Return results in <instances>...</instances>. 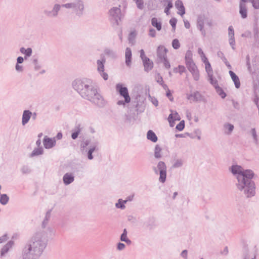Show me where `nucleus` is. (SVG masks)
<instances>
[{
    "label": "nucleus",
    "mask_w": 259,
    "mask_h": 259,
    "mask_svg": "<svg viewBox=\"0 0 259 259\" xmlns=\"http://www.w3.org/2000/svg\"><path fill=\"white\" fill-rule=\"evenodd\" d=\"M72 85L82 98L87 99L99 107H103L105 102L98 93L91 79L84 78L73 81Z\"/></svg>",
    "instance_id": "obj_1"
},
{
    "label": "nucleus",
    "mask_w": 259,
    "mask_h": 259,
    "mask_svg": "<svg viewBox=\"0 0 259 259\" xmlns=\"http://www.w3.org/2000/svg\"><path fill=\"white\" fill-rule=\"evenodd\" d=\"M48 236L44 232L36 233L24 245L22 250V259H39L48 244Z\"/></svg>",
    "instance_id": "obj_2"
},
{
    "label": "nucleus",
    "mask_w": 259,
    "mask_h": 259,
    "mask_svg": "<svg viewBox=\"0 0 259 259\" xmlns=\"http://www.w3.org/2000/svg\"><path fill=\"white\" fill-rule=\"evenodd\" d=\"M253 176V173L248 174V177L240 179V181L236 183L237 189L247 198H251L255 195V185L252 180Z\"/></svg>",
    "instance_id": "obj_3"
},
{
    "label": "nucleus",
    "mask_w": 259,
    "mask_h": 259,
    "mask_svg": "<svg viewBox=\"0 0 259 259\" xmlns=\"http://www.w3.org/2000/svg\"><path fill=\"white\" fill-rule=\"evenodd\" d=\"M62 7L73 10L76 15L80 17L83 14L84 4L82 0H76L71 3L63 4Z\"/></svg>",
    "instance_id": "obj_4"
},
{
    "label": "nucleus",
    "mask_w": 259,
    "mask_h": 259,
    "mask_svg": "<svg viewBox=\"0 0 259 259\" xmlns=\"http://www.w3.org/2000/svg\"><path fill=\"white\" fill-rule=\"evenodd\" d=\"M231 171L237 180V182L240 179H242L248 177V174H252L253 172L252 170L247 169L244 170L242 167L239 165H232L231 167Z\"/></svg>",
    "instance_id": "obj_5"
},
{
    "label": "nucleus",
    "mask_w": 259,
    "mask_h": 259,
    "mask_svg": "<svg viewBox=\"0 0 259 259\" xmlns=\"http://www.w3.org/2000/svg\"><path fill=\"white\" fill-rule=\"evenodd\" d=\"M154 170L156 174H158L159 172L160 175L159 181L162 183L165 182L166 177V166L165 163L163 161H159L157 168L154 167Z\"/></svg>",
    "instance_id": "obj_6"
},
{
    "label": "nucleus",
    "mask_w": 259,
    "mask_h": 259,
    "mask_svg": "<svg viewBox=\"0 0 259 259\" xmlns=\"http://www.w3.org/2000/svg\"><path fill=\"white\" fill-rule=\"evenodd\" d=\"M116 90L121 96L124 98L125 102L130 103L131 102V98L126 87H123L121 83H117L116 85Z\"/></svg>",
    "instance_id": "obj_7"
},
{
    "label": "nucleus",
    "mask_w": 259,
    "mask_h": 259,
    "mask_svg": "<svg viewBox=\"0 0 259 259\" xmlns=\"http://www.w3.org/2000/svg\"><path fill=\"white\" fill-rule=\"evenodd\" d=\"M14 242L12 240L8 241L0 250V258L4 259L6 257L10 251L12 249Z\"/></svg>",
    "instance_id": "obj_8"
},
{
    "label": "nucleus",
    "mask_w": 259,
    "mask_h": 259,
    "mask_svg": "<svg viewBox=\"0 0 259 259\" xmlns=\"http://www.w3.org/2000/svg\"><path fill=\"white\" fill-rule=\"evenodd\" d=\"M110 16L116 25H118L120 20L121 10L119 7H114L109 11Z\"/></svg>",
    "instance_id": "obj_9"
},
{
    "label": "nucleus",
    "mask_w": 259,
    "mask_h": 259,
    "mask_svg": "<svg viewBox=\"0 0 259 259\" xmlns=\"http://www.w3.org/2000/svg\"><path fill=\"white\" fill-rule=\"evenodd\" d=\"M186 66L189 71L191 73L194 79L197 81L199 79L200 74L198 69L194 62L191 63Z\"/></svg>",
    "instance_id": "obj_10"
},
{
    "label": "nucleus",
    "mask_w": 259,
    "mask_h": 259,
    "mask_svg": "<svg viewBox=\"0 0 259 259\" xmlns=\"http://www.w3.org/2000/svg\"><path fill=\"white\" fill-rule=\"evenodd\" d=\"M105 63V59H102V60H98L97 62L98 71L100 73L101 76L104 78V80H107L108 75L107 73L104 72V64Z\"/></svg>",
    "instance_id": "obj_11"
},
{
    "label": "nucleus",
    "mask_w": 259,
    "mask_h": 259,
    "mask_svg": "<svg viewBox=\"0 0 259 259\" xmlns=\"http://www.w3.org/2000/svg\"><path fill=\"white\" fill-rule=\"evenodd\" d=\"M206 18L204 15H200L197 19V28L201 31V34L204 36L206 35L205 30L204 29V24L206 23Z\"/></svg>",
    "instance_id": "obj_12"
},
{
    "label": "nucleus",
    "mask_w": 259,
    "mask_h": 259,
    "mask_svg": "<svg viewBox=\"0 0 259 259\" xmlns=\"http://www.w3.org/2000/svg\"><path fill=\"white\" fill-rule=\"evenodd\" d=\"M167 50L163 46H159L157 49V56L158 62L161 60H163L167 58L166 53Z\"/></svg>",
    "instance_id": "obj_13"
},
{
    "label": "nucleus",
    "mask_w": 259,
    "mask_h": 259,
    "mask_svg": "<svg viewBox=\"0 0 259 259\" xmlns=\"http://www.w3.org/2000/svg\"><path fill=\"white\" fill-rule=\"evenodd\" d=\"M61 7L62 5L59 4H55L52 11H45V14L48 17H56L58 16Z\"/></svg>",
    "instance_id": "obj_14"
},
{
    "label": "nucleus",
    "mask_w": 259,
    "mask_h": 259,
    "mask_svg": "<svg viewBox=\"0 0 259 259\" xmlns=\"http://www.w3.org/2000/svg\"><path fill=\"white\" fill-rule=\"evenodd\" d=\"M187 98L190 101L200 102L203 100V97L199 92L196 91L191 94L187 95Z\"/></svg>",
    "instance_id": "obj_15"
},
{
    "label": "nucleus",
    "mask_w": 259,
    "mask_h": 259,
    "mask_svg": "<svg viewBox=\"0 0 259 259\" xmlns=\"http://www.w3.org/2000/svg\"><path fill=\"white\" fill-rule=\"evenodd\" d=\"M43 143L45 148L50 149L55 145L56 140L55 138H50L47 136H45L44 139Z\"/></svg>",
    "instance_id": "obj_16"
},
{
    "label": "nucleus",
    "mask_w": 259,
    "mask_h": 259,
    "mask_svg": "<svg viewBox=\"0 0 259 259\" xmlns=\"http://www.w3.org/2000/svg\"><path fill=\"white\" fill-rule=\"evenodd\" d=\"M32 115V113L28 110H26L23 111L22 118V124L23 125H25L28 122Z\"/></svg>",
    "instance_id": "obj_17"
},
{
    "label": "nucleus",
    "mask_w": 259,
    "mask_h": 259,
    "mask_svg": "<svg viewBox=\"0 0 259 259\" xmlns=\"http://www.w3.org/2000/svg\"><path fill=\"white\" fill-rule=\"evenodd\" d=\"M176 8L179 11L178 12L181 16H183L185 14V9L183 3L181 0H177L175 2Z\"/></svg>",
    "instance_id": "obj_18"
},
{
    "label": "nucleus",
    "mask_w": 259,
    "mask_h": 259,
    "mask_svg": "<svg viewBox=\"0 0 259 259\" xmlns=\"http://www.w3.org/2000/svg\"><path fill=\"white\" fill-rule=\"evenodd\" d=\"M239 14L242 19H245L247 17V5L239 4Z\"/></svg>",
    "instance_id": "obj_19"
},
{
    "label": "nucleus",
    "mask_w": 259,
    "mask_h": 259,
    "mask_svg": "<svg viewBox=\"0 0 259 259\" xmlns=\"http://www.w3.org/2000/svg\"><path fill=\"white\" fill-rule=\"evenodd\" d=\"M229 74L233 81L235 86L237 89H238L240 87V82L239 77L236 74L232 71L230 70L229 72Z\"/></svg>",
    "instance_id": "obj_20"
},
{
    "label": "nucleus",
    "mask_w": 259,
    "mask_h": 259,
    "mask_svg": "<svg viewBox=\"0 0 259 259\" xmlns=\"http://www.w3.org/2000/svg\"><path fill=\"white\" fill-rule=\"evenodd\" d=\"M202 61L205 64V70L207 73L208 76H211V74H213V70L210 63L208 61L206 57H204V59H202Z\"/></svg>",
    "instance_id": "obj_21"
},
{
    "label": "nucleus",
    "mask_w": 259,
    "mask_h": 259,
    "mask_svg": "<svg viewBox=\"0 0 259 259\" xmlns=\"http://www.w3.org/2000/svg\"><path fill=\"white\" fill-rule=\"evenodd\" d=\"M132 51L130 48H126L125 53V64L127 66H130L132 59Z\"/></svg>",
    "instance_id": "obj_22"
},
{
    "label": "nucleus",
    "mask_w": 259,
    "mask_h": 259,
    "mask_svg": "<svg viewBox=\"0 0 259 259\" xmlns=\"http://www.w3.org/2000/svg\"><path fill=\"white\" fill-rule=\"evenodd\" d=\"M74 180L73 176L71 174L66 173L63 178V181L65 185H68L73 182Z\"/></svg>",
    "instance_id": "obj_23"
},
{
    "label": "nucleus",
    "mask_w": 259,
    "mask_h": 259,
    "mask_svg": "<svg viewBox=\"0 0 259 259\" xmlns=\"http://www.w3.org/2000/svg\"><path fill=\"white\" fill-rule=\"evenodd\" d=\"M144 66V70L146 72H148L151 70L153 66V62L150 61L148 58H145V60L143 61Z\"/></svg>",
    "instance_id": "obj_24"
},
{
    "label": "nucleus",
    "mask_w": 259,
    "mask_h": 259,
    "mask_svg": "<svg viewBox=\"0 0 259 259\" xmlns=\"http://www.w3.org/2000/svg\"><path fill=\"white\" fill-rule=\"evenodd\" d=\"M151 25L155 27L157 31H160L162 28L161 22L157 18L153 17L151 19Z\"/></svg>",
    "instance_id": "obj_25"
},
{
    "label": "nucleus",
    "mask_w": 259,
    "mask_h": 259,
    "mask_svg": "<svg viewBox=\"0 0 259 259\" xmlns=\"http://www.w3.org/2000/svg\"><path fill=\"white\" fill-rule=\"evenodd\" d=\"M180 120V117L177 112H176L175 114H169L168 116V120L170 125L171 126H173L172 123L174 122V121Z\"/></svg>",
    "instance_id": "obj_26"
},
{
    "label": "nucleus",
    "mask_w": 259,
    "mask_h": 259,
    "mask_svg": "<svg viewBox=\"0 0 259 259\" xmlns=\"http://www.w3.org/2000/svg\"><path fill=\"white\" fill-rule=\"evenodd\" d=\"M147 138L149 140L153 142H156L157 141V137L156 134L151 130L148 131L147 134Z\"/></svg>",
    "instance_id": "obj_27"
},
{
    "label": "nucleus",
    "mask_w": 259,
    "mask_h": 259,
    "mask_svg": "<svg viewBox=\"0 0 259 259\" xmlns=\"http://www.w3.org/2000/svg\"><path fill=\"white\" fill-rule=\"evenodd\" d=\"M193 54L191 51L188 50L187 51L185 55V63L186 65H188L191 63L194 62L192 60Z\"/></svg>",
    "instance_id": "obj_28"
},
{
    "label": "nucleus",
    "mask_w": 259,
    "mask_h": 259,
    "mask_svg": "<svg viewBox=\"0 0 259 259\" xmlns=\"http://www.w3.org/2000/svg\"><path fill=\"white\" fill-rule=\"evenodd\" d=\"M20 51L21 53L25 55L24 57L25 59H27V57H30L32 53V49L30 48L26 49L22 47L20 48Z\"/></svg>",
    "instance_id": "obj_29"
},
{
    "label": "nucleus",
    "mask_w": 259,
    "mask_h": 259,
    "mask_svg": "<svg viewBox=\"0 0 259 259\" xmlns=\"http://www.w3.org/2000/svg\"><path fill=\"white\" fill-rule=\"evenodd\" d=\"M104 53L106 55L112 58H115L116 54L115 51L109 48H106L104 50Z\"/></svg>",
    "instance_id": "obj_30"
},
{
    "label": "nucleus",
    "mask_w": 259,
    "mask_h": 259,
    "mask_svg": "<svg viewBox=\"0 0 259 259\" xmlns=\"http://www.w3.org/2000/svg\"><path fill=\"white\" fill-rule=\"evenodd\" d=\"M224 127L225 130L228 131L225 132V133L228 135L231 134V133L232 132L234 128V125L229 123H225L224 125Z\"/></svg>",
    "instance_id": "obj_31"
},
{
    "label": "nucleus",
    "mask_w": 259,
    "mask_h": 259,
    "mask_svg": "<svg viewBox=\"0 0 259 259\" xmlns=\"http://www.w3.org/2000/svg\"><path fill=\"white\" fill-rule=\"evenodd\" d=\"M44 150L42 147L35 148L31 154V157H34L41 155L43 153Z\"/></svg>",
    "instance_id": "obj_32"
},
{
    "label": "nucleus",
    "mask_w": 259,
    "mask_h": 259,
    "mask_svg": "<svg viewBox=\"0 0 259 259\" xmlns=\"http://www.w3.org/2000/svg\"><path fill=\"white\" fill-rule=\"evenodd\" d=\"M0 195V203L2 205H6L9 201V197L7 194H1Z\"/></svg>",
    "instance_id": "obj_33"
},
{
    "label": "nucleus",
    "mask_w": 259,
    "mask_h": 259,
    "mask_svg": "<svg viewBox=\"0 0 259 259\" xmlns=\"http://www.w3.org/2000/svg\"><path fill=\"white\" fill-rule=\"evenodd\" d=\"M51 210H49L47 212V213L46 214L45 218L44 221L42 222V227L44 228H45L48 223V222L51 218Z\"/></svg>",
    "instance_id": "obj_34"
},
{
    "label": "nucleus",
    "mask_w": 259,
    "mask_h": 259,
    "mask_svg": "<svg viewBox=\"0 0 259 259\" xmlns=\"http://www.w3.org/2000/svg\"><path fill=\"white\" fill-rule=\"evenodd\" d=\"M184 161L182 159H177L174 161L172 164L173 168H179L182 167L183 165Z\"/></svg>",
    "instance_id": "obj_35"
},
{
    "label": "nucleus",
    "mask_w": 259,
    "mask_h": 259,
    "mask_svg": "<svg viewBox=\"0 0 259 259\" xmlns=\"http://www.w3.org/2000/svg\"><path fill=\"white\" fill-rule=\"evenodd\" d=\"M161 148L158 145H156L154 149V156L156 158H160L161 157Z\"/></svg>",
    "instance_id": "obj_36"
},
{
    "label": "nucleus",
    "mask_w": 259,
    "mask_h": 259,
    "mask_svg": "<svg viewBox=\"0 0 259 259\" xmlns=\"http://www.w3.org/2000/svg\"><path fill=\"white\" fill-rule=\"evenodd\" d=\"M80 131H81L80 126L79 124H78L77 126H76L75 127V132H73V133H72L71 138L73 140L76 139L77 138Z\"/></svg>",
    "instance_id": "obj_37"
},
{
    "label": "nucleus",
    "mask_w": 259,
    "mask_h": 259,
    "mask_svg": "<svg viewBox=\"0 0 259 259\" xmlns=\"http://www.w3.org/2000/svg\"><path fill=\"white\" fill-rule=\"evenodd\" d=\"M166 1L168 2V4L164 9V13H166L167 15H168L169 14V9L172 8L173 4L171 1L170 0H166Z\"/></svg>",
    "instance_id": "obj_38"
},
{
    "label": "nucleus",
    "mask_w": 259,
    "mask_h": 259,
    "mask_svg": "<svg viewBox=\"0 0 259 259\" xmlns=\"http://www.w3.org/2000/svg\"><path fill=\"white\" fill-rule=\"evenodd\" d=\"M217 93L222 98H225L226 96V93L224 92L223 89L219 86H217L215 88Z\"/></svg>",
    "instance_id": "obj_39"
},
{
    "label": "nucleus",
    "mask_w": 259,
    "mask_h": 259,
    "mask_svg": "<svg viewBox=\"0 0 259 259\" xmlns=\"http://www.w3.org/2000/svg\"><path fill=\"white\" fill-rule=\"evenodd\" d=\"M250 133L253 138L254 142L255 144H257L258 142V139H257V136L255 128H252L250 131Z\"/></svg>",
    "instance_id": "obj_40"
},
{
    "label": "nucleus",
    "mask_w": 259,
    "mask_h": 259,
    "mask_svg": "<svg viewBox=\"0 0 259 259\" xmlns=\"http://www.w3.org/2000/svg\"><path fill=\"white\" fill-rule=\"evenodd\" d=\"M208 80L210 81V83L215 88L217 86H219L218 83V80L213 78V74H211V76H208Z\"/></svg>",
    "instance_id": "obj_41"
},
{
    "label": "nucleus",
    "mask_w": 259,
    "mask_h": 259,
    "mask_svg": "<svg viewBox=\"0 0 259 259\" xmlns=\"http://www.w3.org/2000/svg\"><path fill=\"white\" fill-rule=\"evenodd\" d=\"M172 46L175 49H178L180 47L179 41L177 39H175L172 41Z\"/></svg>",
    "instance_id": "obj_42"
},
{
    "label": "nucleus",
    "mask_w": 259,
    "mask_h": 259,
    "mask_svg": "<svg viewBox=\"0 0 259 259\" xmlns=\"http://www.w3.org/2000/svg\"><path fill=\"white\" fill-rule=\"evenodd\" d=\"M135 2L139 9L142 10L144 8L143 0H136Z\"/></svg>",
    "instance_id": "obj_43"
},
{
    "label": "nucleus",
    "mask_w": 259,
    "mask_h": 259,
    "mask_svg": "<svg viewBox=\"0 0 259 259\" xmlns=\"http://www.w3.org/2000/svg\"><path fill=\"white\" fill-rule=\"evenodd\" d=\"M185 127V122L184 120H182L177 125L176 129L179 131H182Z\"/></svg>",
    "instance_id": "obj_44"
},
{
    "label": "nucleus",
    "mask_w": 259,
    "mask_h": 259,
    "mask_svg": "<svg viewBox=\"0 0 259 259\" xmlns=\"http://www.w3.org/2000/svg\"><path fill=\"white\" fill-rule=\"evenodd\" d=\"M96 147H91L89 149L88 153V157L90 160H91L93 158V156L92 155L93 152L95 150Z\"/></svg>",
    "instance_id": "obj_45"
},
{
    "label": "nucleus",
    "mask_w": 259,
    "mask_h": 259,
    "mask_svg": "<svg viewBox=\"0 0 259 259\" xmlns=\"http://www.w3.org/2000/svg\"><path fill=\"white\" fill-rule=\"evenodd\" d=\"M121 202H122V200L121 199H118V202L116 203L115 206L117 208L123 209L125 208V206Z\"/></svg>",
    "instance_id": "obj_46"
},
{
    "label": "nucleus",
    "mask_w": 259,
    "mask_h": 259,
    "mask_svg": "<svg viewBox=\"0 0 259 259\" xmlns=\"http://www.w3.org/2000/svg\"><path fill=\"white\" fill-rule=\"evenodd\" d=\"M159 63H163V64H164V67L166 68V69H169L170 67V63L169 62V61H168L167 58H165L164 60H161L159 62H158Z\"/></svg>",
    "instance_id": "obj_47"
},
{
    "label": "nucleus",
    "mask_w": 259,
    "mask_h": 259,
    "mask_svg": "<svg viewBox=\"0 0 259 259\" xmlns=\"http://www.w3.org/2000/svg\"><path fill=\"white\" fill-rule=\"evenodd\" d=\"M149 99L156 107L158 105V101L155 97L149 96Z\"/></svg>",
    "instance_id": "obj_48"
},
{
    "label": "nucleus",
    "mask_w": 259,
    "mask_h": 259,
    "mask_svg": "<svg viewBox=\"0 0 259 259\" xmlns=\"http://www.w3.org/2000/svg\"><path fill=\"white\" fill-rule=\"evenodd\" d=\"M177 20L175 18H171L169 21V23L171 25L172 29L175 30L176 29Z\"/></svg>",
    "instance_id": "obj_49"
},
{
    "label": "nucleus",
    "mask_w": 259,
    "mask_h": 259,
    "mask_svg": "<svg viewBox=\"0 0 259 259\" xmlns=\"http://www.w3.org/2000/svg\"><path fill=\"white\" fill-rule=\"evenodd\" d=\"M250 2L252 3V6L254 9H259V0H251Z\"/></svg>",
    "instance_id": "obj_50"
},
{
    "label": "nucleus",
    "mask_w": 259,
    "mask_h": 259,
    "mask_svg": "<svg viewBox=\"0 0 259 259\" xmlns=\"http://www.w3.org/2000/svg\"><path fill=\"white\" fill-rule=\"evenodd\" d=\"M21 171L24 174H27L30 173L31 170L27 166H23L21 168Z\"/></svg>",
    "instance_id": "obj_51"
},
{
    "label": "nucleus",
    "mask_w": 259,
    "mask_h": 259,
    "mask_svg": "<svg viewBox=\"0 0 259 259\" xmlns=\"http://www.w3.org/2000/svg\"><path fill=\"white\" fill-rule=\"evenodd\" d=\"M228 31H229L228 34H229V37H234V31L233 28L232 26H230L229 27Z\"/></svg>",
    "instance_id": "obj_52"
},
{
    "label": "nucleus",
    "mask_w": 259,
    "mask_h": 259,
    "mask_svg": "<svg viewBox=\"0 0 259 259\" xmlns=\"http://www.w3.org/2000/svg\"><path fill=\"white\" fill-rule=\"evenodd\" d=\"M229 44L231 45L232 48L234 50L235 49V38L234 37H229Z\"/></svg>",
    "instance_id": "obj_53"
},
{
    "label": "nucleus",
    "mask_w": 259,
    "mask_h": 259,
    "mask_svg": "<svg viewBox=\"0 0 259 259\" xmlns=\"http://www.w3.org/2000/svg\"><path fill=\"white\" fill-rule=\"evenodd\" d=\"M127 231H126V229H124L123 231V233L122 234H121V236H120V240L121 241H123L124 240H125L126 238H127Z\"/></svg>",
    "instance_id": "obj_54"
},
{
    "label": "nucleus",
    "mask_w": 259,
    "mask_h": 259,
    "mask_svg": "<svg viewBox=\"0 0 259 259\" xmlns=\"http://www.w3.org/2000/svg\"><path fill=\"white\" fill-rule=\"evenodd\" d=\"M254 38H257L259 36V29L257 27H254L253 28Z\"/></svg>",
    "instance_id": "obj_55"
},
{
    "label": "nucleus",
    "mask_w": 259,
    "mask_h": 259,
    "mask_svg": "<svg viewBox=\"0 0 259 259\" xmlns=\"http://www.w3.org/2000/svg\"><path fill=\"white\" fill-rule=\"evenodd\" d=\"M156 31L153 28L149 29V35L152 37H155L156 36Z\"/></svg>",
    "instance_id": "obj_56"
},
{
    "label": "nucleus",
    "mask_w": 259,
    "mask_h": 259,
    "mask_svg": "<svg viewBox=\"0 0 259 259\" xmlns=\"http://www.w3.org/2000/svg\"><path fill=\"white\" fill-rule=\"evenodd\" d=\"M156 81L160 84H161L162 83H163V78L159 74H157V76L156 77Z\"/></svg>",
    "instance_id": "obj_57"
},
{
    "label": "nucleus",
    "mask_w": 259,
    "mask_h": 259,
    "mask_svg": "<svg viewBox=\"0 0 259 259\" xmlns=\"http://www.w3.org/2000/svg\"><path fill=\"white\" fill-rule=\"evenodd\" d=\"M125 247V245L124 244L122 243H118L117 244V249L119 250H123Z\"/></svg>",
    "instance_id": "obj_58"
},
{
    "label": "nucleus",
    "mask_w": 259,
    "mask_h": 259,
    "mask_svg": "<svg viewBox=\"0 0 259 259\" xmlns=\"http://www.w3.org/2000/svg\"><path fill=\"white\" fill-rule=\"evenodd\" d=\"M33 63L35 65L34 68L36 70H38L40 68V66L38 64L37 59H34L33 60Z\"/></svg>",
    "instance_id": "obj_59"
},
{
    "label": "nucleus",
    "mask_w": 259,
    "mask_h": 259,
    "mask_svg": "<svg viewBox=\"0 0 259 259\" xmlns=\"http://www.w3.org/2000/svg\"><path fill=\"white\" fill-rule=\"evenodd\" d=\"M8 239L7 237V235L5 234L1 237H0V243H2L6 241H7Z\"/></svg>",
    "instance_id": "obj_60"
},
{
    "label": "nucleus",
    "mask_w": 259,
    "mask_h": 259,
    "mask_svg": "<svg viewBox=\"0 0 259 259\" xmlns=\"http://www.w3.org/2000/svg\"><path fill=\"white\" fill-rule=\"evenodd\" d=\"M186 71V68L184 66H179V72L181 74Z\"/></svg>",
    "instance_id": "obj_61"
},
{
    "label": "nucleus",
    "mask_w": 259,
    "mask_h": 259,
    "mask_svg": "<svg viewBox=\"0 0 259 259\" xmlns=\"http://www.w3.org/2000/svg\"><path fill=\"white\" fill-rule=\"evenodd\" d=\"M16 70L18 72H22L23 70V67L19 64H16L15 66Z\"/></svg>",
    "instance_id": "obj_62"
},
{
    "label": "nucleus",
    "mask_w": 259,
    "mask_h": 259,
    "mask_svg": "<svg viewBox=\"0 0 259 259\" xmlns=\"http://www.w3.org/2000/svg\"><path fill=\"white\" fill-rule=\"evenodd\" d=\"M198 53L200 55L202 58V59H204V57H206L202 50L201 48H199L198 49Z\"/></svg>",
    "instance_id": "obj_63"
},
{
    "label": "nucleus",
    "mask_w": 259,
    "mask_h": 259,
    "mask_svg": "<svg viewBox=\"0 0 259 259\" xmlns=\"http://www.w3.org/2000/svg\"><path fill=\"white\" fill-rule=\"evenodd\" d=\"M187 253H188V251L187 250H184L182 252H181V256L184 257V258L185 259H187Z\"/></svg>",
    "instance_id": "obj_64"
}]
</instances>
